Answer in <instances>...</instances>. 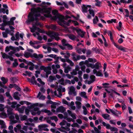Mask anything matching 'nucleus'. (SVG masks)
Listing matches in <instances>:
<instances>
[{
	"instance_id": "1",
	"label": "nucleus",
	"mask_w": 133,
	"mask_h": 133,
	"mask_svg": "<svg viewBox=\"0 0 133 133\" xmlns=\"http://www.w3.org/2000/svg\"><path fill=\"white\" fill-rule=\"evenodd\" d=\"M46 34L51 38L48 39V42H52V40L54 39H55L57 41H58L60 39V37H59L60 35L57 32L49 31L46 32Z\"/></svg>"
},
{
	"instance_id": "2",
	"label": "nucleus",
	"mask_w": 133,
	"mask_h": 133,
	"mask_svg": "<svg viewBox=\"0 0 133 133\" xmlns=\"http://www.w3.org/2000/svg\"><path fill=\"white\" fill-rule=\"evenodd\" d=\"M64 18V16L60 14H57L56 15H55L54 16H53L52 19L54 20H56L58 18V21H57V22L58 24L62 26H64V25L62 24V22H65L63 21Z\"/></svg>"
},
{
	"instance_id": "3",
	"label": "nucleus",
	"mask_w": 133,
	"mask_h": 133,
	"mask_svg": "<svg viewBox=\"0 0 133 133\" xmlns=\"http://www.w3.org/2000/svg\"><path fill=\"white\" fill-rule=\"evenodd\" d=\"M28 19L27 21V22L29 24L35 21L36 22H38L39 20V18L37 17L34 16V14L30 13L28 15Z\"/></svg>"
},
{
	"instance_id": "4",
	"label": "nucleus",
	"mask_w": 133,
	"mask_h": 133,
	"mask_svg": "<svg viewBox=\"0 0 133 133\" xmlns=\"http://www.w3.org/2000/svg\"><path fill=\"white\" fill-rule=\"evenodd\" d=\"M43 10L44 12V13L47 14H51V9L50 8H45L44 9H42L40 8H38L37 11H35L36 12H41V11Z\"/></svg>"
},
{
	"instance_id": "5",
	"label": "nucleus",
	"mask_w": 133,
	"mask_h": 133,
	"mask_svg": "<svg viewBox=\"0 0 133 133\" xmlns=\"http://www.w3.org/2000/svg\"><path fill=\"white\" fill-rule=\"evenodd\" d=\"M13 109L11 108L7 110V113L8 116H10L9 118L10 119H14V114L12 112Z\"/></svg>"
},
{
	"instance_id": "6",
	"label": "nucleus",
	"mask_w": 133,
	"mask_h": 133,
	"mask_svg": "<svg viewBox=\"0 0 133 133\" xmlns=\"http://www.w3.org/2000/svg\"><path fill=\"white\" fill-rule=\"evenodd\" d=\"M72 30H75L78 35H80L82 38L84 37V33H83V32L80 29H77L76 28L74 27L72 28Z\"/></svg>"
},
{
	"instance_id": "7",
	"label": "nucleus",
	"mask_w": 133,
	"mask_h": 133,
	"mask_svg": "<svg viewBox=\"0 0 133 133\" xmlns=\"http://www.w3.org/2000/svg\"><path fill=\"white\" fill-rule=\"evenodd\" d=\"M91 6L88 5L87 6L85 4H83L82 6V11L83 13H87L88 12V7H90Z\"/></svg>"
},
{
	"instance_id": "8",
	"label": "nucleus",
	"mask_w": 133,
	"mask_h": 133,
	"mask_svg": "<svg viewBox=\"0 0 133 133\" xmlns=\"http://www.w3.org/2000/svg\"><path fill=\"white\" fill-rule=\"evenodd\" d=\"M66 110L65 108L62 106H61L57 108L56 111L57 112H61V113H63Z\"/></svg>"
},
{
	"instance_id": "9",
	"label": "nucleus",
	"mask_w": 133,
	"mask_h": 133,
	"mask_svg": "<svg viewBox=\"0 0 133 133\" xmlns=\"http://www.w3.org/2000/svg\"><path fill=\"white\" fill-rule=\"evenodd\" d=\"M93 71V73L96 74V75L97 76L102 77L103 76V75L101 72L99 71H97L96 69H94Z\"/></svg>"
},
{
	"instance_id": "10",
	"label": "nucleus",
	"mask_w": 133,
	"mask_h": 133,
	"mask_svg": "<svg viewBox=\"0 0 133 133\" xmlns=\"http://www.w3.org/2000/svg\"><path fill=\"white\" fill-rule=\"evenodd\" d=\"M33 57L36 58L37 60H39L40 59L42 58L43 57V55L42 54L37 55L35 53L33 54Z\"/></svg>"
},
{
	"instance_id": "11",
	"label": "nucleus",
	"mask_w": 133,
	"mask_h": 133,
	"mask_svg": "<svg viewBox=\"0 0 133 133\" xmlns=\"http://www.w3.org/2000/svg\"><path fill=\"white\" fill-rule=\"evenodd\" d=\"M19 92L18 91H16L14 93L13 97L16 100H19L20 98L18 96V95L20 96L21 95H18Z\"/></svg>"
},
{
	"instance_id": "12",
	"label": "nucleus",
	"mask_w": 133,
	"mask_h": 133,
	"mask_svg": "<svg viewBox=\"0 0 133 133\" xmlns=\"http://www.w3.org/2000/svg\"><path fill=\"white\" fill-rule=\"evenodd\" d=\"M119 50H121V51H123L124 52H126V48L125 47H123L122 46H119L117 45L116 44V45H114Z\"/></svg>"
},
{
	"instance_id": "13",
	"label": "nucleus",
	"mask_w": 133,
	"mask_h": 133,
	"mask_svg": "<svg viewBox=\"0 0 133 133\" xmlns=\"http://www.w3.org/2000/svg\"><path fill=\"white\" fill-rule=\"evenodd\" d=\"M33 54L31 55L30 53L28 52H25L24 54V56L27 58H28L29 57L31 58L33 57Z\"/></svg>"
},
{
	"instance_id": "14",
	"label": "nucleus",
	"mask_w": 133,
	"mask_h": 133,
	"mask_svg": "<svg viewBox=\"0 0 133 133\" xmlns=\"http://www.w3.org/2000/svg\"><path fill=\"white\" fill-rule=\"evenodd\" d=\"M48 127V125L45 124H41L38 126V128L39 129V131L42 130V128H47Z\"/></svg>"
},
{
	"instance_id": "15",
	"label": "nucleus",
	"mask_w": 133,
	"mask_h": 133,
	"mask_svg": "<svg viewBox=\"0 0 133 133\" xmlns=\"http://www.w3.org/2000/svg\"><path fill=\"white\" fill-rule=\"evenodd\" d=\"M95 69L98 70L101 68V64L98 62L96 63L94 65Z\"/></svg>"
},
{
	"instance_id": "16",
	"label": "nucleus",
	"mask_w": 133,
	"mask_h": 133,
	"mask_svg": "<svg viewBox=\"0 0 133 133\" xmlns=\"http://www.w3.org/2000/svg\"><path fill=\"white\" fill-rule=\"evenodd\" d=\"M25 108V107L24 106H22L21 107V108H18L17 109V110L21 114H23L24 112V110Z\"/></svg>"
},
{
	"instance_id": "17",
	"label": "nucleus",
	"mask_w": 133,
	"mask_h": 133,
	"mask_svg": "<svg viewBox=\"0 0 133 133\" xmlns=\"http://www.w3.org/2000/svg\"><path fill=\"white\" fill-rule=\"evenodd\" d=\"M63 21L64 22H65V23L64 22H62V24H63L64 25V26L63 27H64V25H67L68 26H69V23L71 22L72 21V20L71 19H69L68 20V22L65 21L63 19Z\"/></svg>"
},
{
	"instance_id": "18",
	"label": "nucleus",
	"mask_w": 133,
	"mask_h": 133,
	"mask_svg": "<svg viewBox=\"0 0 133 133\" xmlns=\"http://www.w3.org/2000/svg\"><path fill=\"white\" fill-rule=\"evenodd\" d=\"M0 12H2L4 14H5V13L7 15L9 14V10L8 9H7L5 11V9L3 8L0 9Z\"/></svg>"
},
{
	"instance_id": "19",
	"label": "nucleus",
	"mask_w": 133,
	"mask_h": 133,
	"mask_svg": "<svg viewBox=\"0 0 133 133\" xmlns=\"http://www.w3.org/2000/svg\"><path fill=\"white\" fill-rule=\"evenodd\" d=\"M68 36L69 38L72 40H75L76 38V37L72 34H68Z\"/></svg>"
},
{
	"instance_id": "20",
	"label": "nucleus",
	"mask_w": 133,
	"mask_h": 133,
	"mask_svg": "<svg viewBox=\"0 0 133 133\" xmlns=\"http://www.w3.org/2000/svg\"><path fill=\"white\" fill-rule=\"evenodd\" d=\"M7 117V114L5 113L2 112L0 113V117L2 118H5Z\"/></svg>"
},
{
	"instance_id": "21",
	"label": "nucleus",
	"mask_w": 133,
	"mask_h": 133,
	"mask_svg": "<svg viewBox=\"0 0 133 133\" xmlns=\"http://www.w3.org/2000/svg\"><path fill=\"white\" fill-rule=\"evenodd\" d=\"M102 117L105 119L109 120V119L108 118H109L110 116L108 114H104L102 115Z\"/></svg>"
},
{
	"instance_id": "22",
	"label": "nucleus",
	"mask_w": 133,
	"mask_h": 133,
	"mask_svg": "<svg viewBox=\"0 0 133 133\" xmlns=\"http://www.w3.org/2000/svg\"><path fill=\"white\" fill-rule=\"evenodd\" d=\"M49 81L51 82H52L54 80H56V78L55 76H53L51 75L49 76Z\"/></svg>"
},
{
	"instance_id": "23",
	"label": "nucleus",
	"mask_w": 133,
	"mask_h": 133,
	"mask_svg": "<svg viewBox=\"0 0 133 133\" xmlns=\"http://www.w3.org/2000/svg\"><path fill=\"white\" fill-rule=\"evenodd\" d=\"M76 105V107L78 109H80L81 107V103L79 102L76 101L75 102Z\"/></svg>"
},
{
	"instance_id": "24",
	"label": "nucleus",
	"mask_w": 133,
	"mask_h": 133,
	"mask_svg": "<svg viewBox=\"0 0 133 133\" xmlns=\"http://www.w3.org/2000/svg\"><path fill=\"white\" fill-rule=\"evenodd\" d=\"M80 94L82 97H84L85 98H88L87 97L86 95V93L84 91L81 92Z\"/></svg>"
},
{
	"instance_id": "25",
	"label": "nucleus",
	"mask_w": 133,
	"mask_h": 133,
	"mask_svg": "<svg viewBox=\"0 0 133 133\" xmlns=\"http://www.w3.org/2000/svg\"><path fill=\"white\" fill-rule=\"evenodd\" d=\"M66 61L67 62L69 63L70 65L71 66H74V63L68 58L66 59Z\"/></svg>"
},
{
	"instance_id": "26",
	"label": "nucleus",
	"mask_w": 133,
	"mask_h": 133,
	"mask_svg": "<svg viewBox=\"0 0 133 133\" xmlns=\"http://www.w3.org/2000/svg\"><path fill=\"white\" fill-rule=\"evenodd\" d=\"M73 60L75 62H76L77 60H79L81 58L80 56L79 55H77L76 57V58L75 57H74L72 58Z\"/></svg>"
},
{
	"instance_id": "27",
	"label": "nucleus",
	"mask_w": 133,
	"mask_h": 133,
	"mask_svg": "<svg viewBox=\"0 0 133 133\" xmlns=\"http://www.w3.org/2000/svg\"><path fill=\"white\" fill-rule=\"evenodd\" d=\"M33 10V11H34V12L32 14H34V16L38 17H40L41 16V15L39 13H37V12H36L35 11V10H34V9H31V10ZM31 11H32V10H31ZM37 10L36 11H37Z\"/></svg>"
},
{
	"instance_id": "28",
	"label": "nucleus",
	"mask_w": 133,
	"mask_h": 133,
	"mask_svg": "<svg viewBox=\"0 0 133 133\" xmlns=\"http://www.w3.org/2000/svg\"><path fill=\"white\" fill-rule=\"evenodd\" d=\"M102 36L104 41L105 46L106 47H107L108 46V44L106 40L103 35L102 34Z\"/></svg>"
},
{
	"instance_id": "29",
	"label": "nucleus",
	"mask_w": 133,
	"mask_h": 133,
	"mask_svg": "<svg viewBox=\"0 0 133 133\" xmlns=\"http://www.w3.org/2000/svg\"><path fill=\"white\" fill-rule=\"evenodd\" d=\"M27 116L25 115L23 116L22 117H21L20 119L22 121L26 120L27 121H28L27 120H26V119L27 120Z\"/></svg>"
},
{
	"instance_id": "30",
	"label": "nucleus",
	"mask_w": 133,
	"mask_h": 133,
	"mask_svg": "<svg viewBox=\"0 0 133 133\" xmlns=\"http://www.w3.org/2000/svg\"><path fill=\"white\" fill-rule=\"evenodd\" d=\"M71 68L69 66H68L64 69V72L65 73H67L70 70Z\"/></svg>"
},
{
	"instance_id": "31",
	"label": "nucleus",
	"mask_w": 133,
	"mask_h": 133,
	"mask_svg": "<svg viewBox=\"0 0 133 133\" xmlns=\"http://www.w3.org/2000/svg\"><path fill=\"white\" fill-rule=\"evenodd\" d=\"M50 118L52 120H54L56 122H57L58 119L56 116H53L50 117Z\"/></svg>"
},
{
	"instance_id": "32",
	"label": "nucleus",
	"mask_w": 133,
	"mask_h": 133,
	"mask_svg": "<svg viewBox=\"0 0 133 133\" xmlns=\"http://www.w3.org/2000/svg\"><path fill=\"white\" fill-rule=\"evenodd\" d=\"M49 28L51 29L55 30L57 28V26L55 25L51 24L50 25Z\"/></svg>"
},
{
	"instance_id": "33",
	"label": "nucleus",
	"mask_w": 133,
	"mask_h": 133,
	"mask_svg": "<svg viewBox=\"0 0 133 133\" xmlns=\"http://www.w3.org/2000/svg\"><path fill=\"white\" fill-rule=\"evenodd\" d=\"M96 3H95V5L96 6H100V4H102V2L98 0H95Z\"/></svg>"
},
{
	"instance_id": "34",
	"label": "nucleus",
	"mask_w": 133,
	"mask_h": 133,
	"mask_svg": "<svg viewBox=\"0 0 133 133\" xmlns=\"http://www.w3.org/2000/svg\"><path fill=\"white\" fill-rule=\"evenodd\" d=\"M52 14L54 15H56L57 14H60L58 13V11L56 10H53L52 11Z\"/></svg>"
},
{
	"instance_id": "35",
	"label": "nucleus",
	"mask_w": 133,
	"mask_h": 133,
	"mask_svg": "<svg viewBox=\"0 0 133 133\" xmlns=\"http://www.w3.org/2000/svg\"><path fill=\"white\" fill-rule=\"evenodd\" d=\"M55 103H56L55 104V105L52 104L51 106V109H55L56 108V105H59L58 103L57 102H55Z\"/></svg>"
},
{
	"instance_id": "36",
	"label": "nucleus",
	"mask_w": 133,
	"mask_h": 133,
	"mask_svg": "<svg viewBox=\"0 0 133 133\" xmlns=\"http://www.w3.org/2000/svg\"><path fill=\"white\" fill-rule=\"evenodd\" d=\"M51 70V68L49 66H48L45 67V68L44 69V71L46 72L48 71H50Z\"/></svg>"
},
{
	"instance_id": "37",
	"label": "nucleus",
	"mask_w": 133,
	"mask_h": 133,
	"mask_svg": "<svg viewBox=\"0 0 133 133\" xmlns=\"http://www.w3.org/2000/svg\"><path fill=\"white\" fill-rule=\"evenodd\" d=\"M64 79L63 78H61V79L59 80L58 82L59 83L60 82H61L60 83V84L62 85H64Z\"/></svg>"
},
{
	"instance_id": "38",
	"label": "nucleus",
	"mask_w": 133,
	"mask_h": 133,
	"mask_svg": "<svg viewBox=\"0 0 133 133\" xmlns=\"http://www.w3.org/2000/svg\"><path fill=\"white\" fill-rule=\"evenodd\" d=\"M12 105H11V107L13 108H15L16 106V105L17 104V102H12Z\"/></svg>"
},
{
	"instance_id": "39",
	"label": "nucleus",
	"mask_w": 133,
	"mask_h": 133,
	"mask_svg": "<svg viewBox=\"0 0 133 133\" xmlns=\"http://www.w3.org/2000/svg\"><path fill=\"white\" fill-rule=\"evenodd\" d=\"M89 11L90 14L93 17L95 16V12L93 10H91L89 9Z\"/></svg>"
},
{
	"instance_id": "40",
	"label": "nucleus",
	"mask_w": 133,
	"mask_h": 133,
	"mask_svg": "<svg viewBox=\"0 0 133 133\" xmlns=\"http://www.w3.org/2000/svg\"><path fill=\"white\" fill-rule=\"evenodd\" d=\"M64 45H65V46H67L68 47L69 50H70L72 49H73V47L72 45L68 43H67Z\"/></svg>"
},
{
	"instance_id": "41",
	"label": "nucleus",
	"mask_w": 133,
	"mask_h": 133,
	"mask_svg": "<svg viewBox=\"0 0 133 133\" xmlns=\"http://www.w3.org/2000/svg\"><path fill=\"white\" fill-rule=\"evenodd\" d=\"M37 31L40 33L43 34H46L45 31V30H42L38 27L37 28Z\"/></svg>"
},
{
	"instance_id": "42",
	"label": "nucleus",
	"mask_w": 133,
	"mask_h": 133,
	"mask_svg": "<svg viewBox=\"0 0 133 133\" xmlns=\"http://www.w3.org/2000/svg\"><path fill=\"white\" fill-rule=\"evenodd\" d=\"M7 25H14V21H9L7 22Z\"/></svg>"
},
{
	"instance_id": "43",
	"label": "nucleus",
	"mask_w": 133,
	"mask_h": 133,
	"mask_svg": "<svg viewBox=\"0 0 133 133\" xmlns=\"http://www.w3.org/2000/svg\"><path fill=\"white\" fill-rule=\"evenodd\" d=\"M22 59H21L20 58L18 59V60L20 62H23L25 63V64H26V63H27V61H26V59H23L22 58Z\"/></svg>"
},
{
	"instance_id": "44",
	"label": "nucleus",
	"mask_w": 133,
	"mask_h": 133,
	"mask_svg": "<svg viewBox=\"0 0 133 133\" xmlns=\"http://www.w3.org/2000/svg\"><path fill=\"white\" fill-rule=\"evenodd\" d=\"M0 101L2 103L4 102V97L2 95L0 94Z\"/></svg>"
},
{
	"instance_id": "45",
	"label": "nucleus",
	"mask_w": 133,
	"mask_h": 133,
	"mask_svg": "<svg viewBox=\"0 0 133 133\" xmlns=\"http://www.w3.org/2000/svg\"><path fill=\"white\" fill-rule=\"evenodd\" d=\"M71 126L73 127H76L78 128H79V125L77 123H74L73 124H72L71 125Z\"/></svg>"
},
{
	"instance_id": "46",
	"label": "nucleus",
	"mask_w": 133,
	"mask_h": 133,
	"mask_svg": "<svg viewBox=\"0 0 133 133\" xmlns=\"http://www.w3.org/2000/svg\"><path fill=\"white\" fill-rule=\"evenodd\" d=\"M47 56L53 58H54L55 59H56V57L57 56V55H56L53 54H51L50 55H48Z\"/></svg>"
},
{
	"instance_id": "47",
	"label": "nucleus",
	"mask_w": 133,
	"mask_h": 133,
	"mask_svg": "<svg viewBox=\"0 0 133 133\" xmlns=\"http://www.w3.org/2000/svg\"><path fill=\"white\" fill-rule=\"evenodd\" d=\"M102 85L103 86V88H108V85H109V83H103Z\"/></svg>"
},
{
	"instance_id": "48",
	"label": "nucleus",
	"mask_w": 133,
	"mask_h": 133,
	"mask_svg": "<svg viewBox=\"0 0 133 133\" xmlns=\"http://www.w3.org/2000/svg\"><path fill=\"white\" fill-rule=\"evenodd\" d=\"M92 52L91 50H88L86 52L87 57H89V56L90 55L91 53Z\"/></svg>"
},
{
	"instance_id": "49",
	"label": "nucleus",
	"mask_w": 133,
	"mask_h": 133,
	"mask_svg": "<svg viewBox=\"0 0 133 133\" xmlns=\"http://www.w3.org/2000/svg\"><path fill=\"white\" fill-rule=\"evenodd\" d=\"M87 67H90L92 69H94L95 68L94 65L92 64V63H89L88 64V65H87Z\"/></svg>"
},
{
	"instance_id": "50",
	"label": "nucleus",
	"mask_w": 133,
	"mask_h": 133,
	"mask_svg": "<svg viewBox=\"0 0 133 133\" xmlns=\"http://www.w3.org/2000/svg\"><path fill=\"white\" fill-rule=\"evenodd\" d=\"M14 87H15V89L17 90L20 91L21 90V88L16 84H14Z\"/></svg>"
},
{
	"instance_id": "51",
	"label": "nucleus",
	"mask_w": 133,
	"mask_h": 133,
	"mask_svg": "<svg viewBox=\"0 0 133 133\" xmlns=\"http://www.w3.org/2000/svg\"><path fill=\"white\" fill-rule=\"evenodd\" d=\"M95 76L93 75H91L90 76V78L92 82H94L95 80Z\"/></svg>"
},
{
	"instance_id": "52",
	"label": "nucleus",
	"mask_w": 133,
	"mask_h": 133,
	"mask_svg": "<svg viewBox=\"0 0 133 133\" xmlns=\"http://www.w3.org/2000/svg\"><path fill=\"white\" fill-rule=\"evenodd\" d=\"M111 131H117L118 130V129L117 128L115 127H111V129H110Z\"/></svg>"
},
{
	"instance_id": "53",
	"label": "nucleus",
	"mask_w": 133,
	"mask_h": 133,
	"mask_svg": "<svg viewBox=\"0 0 133 133\" xmlns=\"http://www.w3.org/2000/svg\"><path fill=\"white\" fill-rule=\"evenodd\" d=\"M46 103L47 104H54L55 105V104L56 103H55V102H53L51 101V100H48L46 102Z\"/></svg>"
},
{
	"instance_id": "54",
	"label": "nucleus",
	"mask_w": 133,
	"mask_h": 133,
	"mask_svg": "<svg viewBox=\"0 0 133 133\" xmlns=\"http://www.w3.org/2000/svg\"><path fill=\"white\" fill-rule=\"evenodd\" d=\"M67 123L66 121L64 120H63L62 122H61L59 123V125L61 126L64 125L65 123Z\"/></svg>"
},
{
	"instance_id": "55",
	"label": "nucleus",
	"mask_w": 133,
	"mask_h": 133,
	"mask_svg": "<svg viewBox=\"0 0 133 133\" xmlns=\"http://www.w3.org/2000/svg\"><path fill=\"white\" fill-rule=\"evenodd\" d=\"M19 32H17L16 34L15 37L16 39V40H19Z\"/></svg>"
},
{
	"instance_id": "56",
	"label": "nucleus",
	"mask_w": 133,
	"mask_h": 133,
	"mask_svg": "<svg viewBox=\"0 0 133 133\" xmlns=\"http://www.w3.org/2000/svg\"><path fill=\"white\" fill-rule=\"evenodd\" d=\"M110 39L111 41V42L114 45H116V43L115 42L113 39V37L112 36H110Z\"/></svg>"
},
{
	"instance_id": "57",
	"label": "nucleus",
	"mask_w": 133,
	"mask_h": 133,
	"mask_svg": "<svg viewBox=\"0 0 133 133\" xmlns=\"http://www.w3.org/2000/svg\"><path fill=\"white\" fill-rule=\"evenodd\" d=\"M30 108L29 109L26 108L25 109V113L27 115H28L29 114V112L30 111Z\"/></svg>"
},
{
	"instance_id": "58",
	"label": "nucleus",
	"mask_w": 133,
	"mask_h": 133,
	"mask_svg": "<svg viewBox=\"0 0 133 133\" xmlns=\"http://www.w3.org/2000/svg\"><path fill=\"white\" fill-rule=\"evenodd\" d=\"M26 64L28 65H31V66H34L35 64L32 62L29 61L28 62L27 61V63Z\"/></svg>"
},
{
	"instance_id": "59",
	"label": "nucleus",
	"mask_w": 133,
	"mask_h": 133,
	"mask_svg": "<svg viewBox=\"0 0 133 133\" xmlns=\"http://www.w3.org/2000/svg\"><path fill=\"white\" fill-rule=\"evenodd\" d=\"M94 130L95 131L96 133H100L101 131L96 127H94Z\"/></svg>"
},
{
	"instance_id": "60",
	"label": "nucleus",
	"mask_w": 133,
	"mask_h": 133,
	"mask_svg": "<svg viewBox=\"0 0 133 133\" xmlns=\"http://www.w3.org/2000/svg\"><path fill=\"white\" fill-rule=\"evenodd\" d=\"M69 89L71 91V92H74L75 91V88L73 86H71Z\"/></svg>"
},
{
	"instance_id": "61",
	"label": "nucleus",
	"mask_w": 133,
	"mask_h": 133,
	"mask_svg": "<svg viewBox=\"0 0 133 133\" xmlns=\"http://www.w3.org/2000/svg\"><path fill=\"white\" fill-rule=\"evenodd\" d=\"M25 72L29 76H30L32 74V73L31 72L29 71H25Z\"/></svg>"
},
{
	"instance_id": "62",
	"label": "nucleus",
	"mask_w": 133,
	"mask_h": 133,
	"mask_svg": "<svg viewBox=\"0 0 133 133\" xmlns=\"http://www.w3.org/2000/svg\"><path fill=\"white\" fill-rule=\"evenodd\" d=\"M42 112L45 113H48V112H50V110L46 109H42L41 110Z\"/></svg>"
},
{
	"instance_id": "63",
	"label": "nucleus",
	"mask_w": 133,
	"mask_h": 133,
	"mask_svg": "<svg viewBox=\"0 0 133 133\" xmlns=\"http://www.w3.org/2000/svg\"><path fill=\"white\" fill-rule=\"evenodd\" d=\"M36 26H39L40 27H41L42 26L41 23L39 22H36L35 23V24Z\"/></svg>"
},
{
	"instance_id": "64",
	"label": "nucleus",
	"mask_w": 133,
	"mask_h": 133,
	"mask_svg": "<svg viewBox=\"0 0 133 133\" xmlns=\"http://www.w3.org/2000/svg\"><path fill=\"white\" fill-rule=\"evenodd\" d=\"M62 103H63L66 104L68 105H69L68 104V102L65 99H63L62 100Z\"/></svg>"
}]
</instances>
